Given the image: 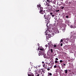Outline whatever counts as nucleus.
Here are the masks:
<instances>
[{"mask_svg": "<svg viewBox=\"0 0 76 76\" xmlns=\"http://www.w3.org/2000/svg\"><path fill=\"white\" fill-rule=\"evenodd\" d=\"M50 51L52 53H53V49H51L50 50Z\"/></svg>", "mask_w": 76, "mask_h": 76, "instance_id": "dca6fc26", "label": "nucleus"}, {"mask_svg": "<svg viewBox=\"0 0 76 76\" xmlns=\"http://www.w3.org/2000/svg\"><path fill=\"white\" fill-rule=\"evenodd\" d=\"M51 34H48V37H46L47 38H51Z\"/></svg>", "mask_w": 76, "mask_h": 76, "instance_id": "1a4fd4ad", "label": "nucleus"}, {"mask_svg": "<svg viewBox=\"0 0 76 76\" xmlns=\"http://www.w3.org/2000/svg\"><path fill=\"white\" fill-rule=\"evenodd\" d=\"M37 76H39V74H38Z\"/></svg>", "mask_w": 76, "mask_h": 76, "instance_id": "79ce46f5", "label": "nucleus"}, {"mask_svg": "<svg viewBox=\"0 0 76 76\" xmlns=\"http://www.w3.org/2000/svg\"><path fill=\"white\" fill-rule=\"evenodd\" d=\"M52 0H49V1H50V2H51V1H52Z\"/></svg>", "mask_w": 76, "mask_h": 76, "instance_id": "a19ab883", "label": "nucleus"}, {"mask_svg": "<svg viewBox=\"0 0 76 76\" xmlns=\"http://www.w3.org/2000/svg\"><path fill=\"white\" fill-rule=\"evenodd\" d=\"M45 47H46V48H47V47H48V45H45Z\"/></svg>", "mask_w": 76, "mask_h": 76, "instance_id": "aec40b11", "label": "nucleus"}, {"mask_svg": "<svg viewBox=\"0 0 76 76\" xmlns=\"http://www.w3.org/2000/svg\"><path fill=\"white\" fill-rule=\"evenodd\" d=\"M47 1L48 2H50L49 0H47Z\"/></svg>", "mask_w": 76, "mask_h": 76, "instance_id": "473e14b6", "label": "nucleus"}, {"mask_svg": "<svg viewBox=\"0 0 76 76\" xmlns=\"http://www.w3.org/2000/svg\"><path fill=\"white\" fill-rule=\"evenodd\" d=\"M65 72L66 74V73H67V70H65Z\"/></svg>", "mask_w": 76, "mask_h": 76, "instance_id": "a211bd4d", "label": "nucleus"}, {"mask_svg": "<svg viewBox=\"0 0 76 76\" xmlns=\"http://www.w3.org/2000/svg\"><path fill=\"white\" fill-rule=\"evenodd\" d=\"M55 63H58V61H55Z\"/></svg>", "mask_w": 76, "mask_h": 76, "instance_id": "6ab92c4d", "label": "nucleus"}, {"mask_svg": "<svg viewBox=\"0 0 76 76\" xmlns=\"http://www.w3.org/2000/svg\"><path fill=\"white\" fill-rule=\"evenodd\" d=\"M59 11H60V10H56V12H59Z\"/></svg>", "mask_w": 76, "mask_h": 76, "instance_id": "393cba45", "label": "nucleus"}, {"mask_svg": "<svg viewBox=\"0 0 76 76\" xmlns=\"http://www.w3.org/2000/svg\"><path fill=\"white\" fill-rule=\"evenodd\" d=\"M44 15V18H45V19H46L47 20H48L49 21L50 19H51V16L50 15H47V16H46L45 15V16L44 17V15Z\"/></svg>", "mask_w": 76, "mask_h": 76, "instance_id": "f03ea898", "label": "nucleus"}, {"mask_svg": "<svg viewBox=\"0 0 76 76\" xmlns=\"http://www.w3.org/2000/svg\"><path fill=\"white\" fill-rule=\"evenodd\" d=\"M47 20H46V21Z\"/></svg>", "mask_w": 76, "mask_h": 76, "instance_id": "09e8293b", "label": "nucleus"}, {"mask_svg": "<svg viewBox=\"0 0 76 76\" xmlns=\"http://www.w3.org/2000/svg\"><path fill=\"white\" fill-rule=\"evenodd\" d=\"M60 8H61V9H64V7L62 6L60 7Z\"/></svg>", "mask_w": 76, "mask_h": 76, "instance_id": "4468645a", "label": "nucleus"}, {"mask_svg": "<svg viewBox=\"0 0 76 76\" xmlns=\"http://www.w3.org/2000/svg\"><path fill=\"white\" fill-rule=\"evenodd\" d=\"M42 64H44V61L42 62Z\"/></svg>", "mask_w": 76, "mask_h": 76, "instance_id": "37998d69", "label": "nucleus"}, {"mask_svg": "<svg viewBox=\"0 0 76 76\" xmlns=\"http://www.w3.org/2000/svg\"><path fill=\"white\" fill-rule=\"evenodd\" d=\"M47 9H48L50 12H53V11H54V10H55L54 8H53V7H47Z\"/></svg>", "mask_w": 76, "mask_h": 76, "instance_id": "7ed1b4c3", "label": "nucleus"}, {"mask_svg": "<svg viewBox=\"0 0 76 76\" xmlns=\"http://www.w3.org/2000/svg\"><path fill=\"white\" fill-rule=\"evenodd\" d=\"M55 19L57 20V18L56 17H55Z\"/></svg>", "mask_w": 76, "mask_h": 76, "instance_id": "e433bc0d", "label": "nucleus"}, {"mask_svg": "<svg viewBox=\"0 0 76 76\" xmlns=\"http://www.w3.org/2000/svg\"><path fill=\"white\" fill-rule=\"evenodd\" d=\"M31 69L30 68H29L28 69V71H31Z\"/></svg>", "mask_w": 76, "mask_h": 76, "instance_id": "c85d7f7f", "label": "nucleus"}, {"mask_svg": "<svg viewBox=\"0 0 76 76\" xmlns=\"http://www.w3.org/2000/svg\"><path fill=\"white\" fill-rule=\"evenodd\" d=\"M63 40L62 39H61V41L60 42H63Z\"/></svg>", "mask_w": 76, "mask_h": 76, "instance_id": "4be33fe9", "label": "nucleus"}, {"mask_svg": "<svg viewBox=\"0 0 76 76\" xmlns=\"http://www.w3.org/2000/svg\"><path fill=\"white\" fill-rule=\"evenodd\" d=\"M47 70L48 71H49L50 70V68H48Z\"/></svg>", "mask_w": 76, "mask_h": 76, "instance_id": "2f4dec72", "label": "nucleus"}, {"mask_svg": "<svg viewBox=\"0 0 76 76\" xmlns=\"http://www.w3.org/2000/svg\"><path fill=\"white\" fill-rule=\"evenodd\" d=\"M48 75H49V76H52V73H48Z\"/></svg>", "mask_w": 76, "mask_h": 76, "instance_id": "ddd939ff", "label": "nucleus"}, {"mask_svg": "<svg viewBox=\"0 0 76 76\" xmlns=\"http://www.w3.org/2000/svg\"><path fill=\"white\" fill-rule=\"evenodd\" d=\"M45 33H46V32H45Z\"/></svg>", "mask_w": 76, "mask_h": 76, "instance_id": "49530a36", "label": "nucleus"}, {"mask_svg": "<svg viewBox=\"0 0 76 76\" xmlns=\"http://www.w3.org/2000/svg\"><path fill=\"white\" fill-rule=\"evenodd\" d=\"M66 18H69V16H66Z\"/></svg>", "mask_w": 76, "mask_h": 76, "instance_id": "58836bf2", "label": "nucleus"}, {"mask_svg": "<svg viewBox=\"0 0 76 76\" xmlns=\"http://www.w3.org/2000/svg\"><path fill=\"white\" fill-rule=\"evenodd\" d=\"M41 70L42 71V72H40L41 75H42V73L43 74H44V73H45V69H44L42 68V69H40V71Z\"/></svg>", "mask_w": 76, "mask_h": 76, "instance_id": "0eeeda50", "label": "nucleus"}, {"mask_svg": "<svg viewBox=\"0 0 76 76\" xmlns=\"http://www.w3.org/2000/svg\"><path fill=\"white\" fill-rule=\"evenodd\" d=\"M48 23H47V24L46 25L47 27H48Z\"/></svg>", "mask_w": 76, "mask_h": 76, "instance_id": "72a5a7b5", "label": "nucleus"}, {"mask_svg": "<svg viewBox=\"0 0 76 76\" xmlns=\"http://www.w3.org/2000/svg\"><path fill=\"white\" fill-rule=\"evenodd\" d=\"M43 57H44V58H46V56H45V55H44Z\"/></svg>", "mask_w": 76, "mask_h": 76, "instance_id": "412c9836", "label": "nucleus"}, {"mask_svg": "<svg viewBox=\"0 0 76 76\" xmlns=\"http://www.w3.org/2000/svg\"><path fill=\"white\" fill-rule=\"evenodd\" d=\"M70 39H66V41H69Z\"/></svg>", "mask_w": 76, "mask_h": 76, "instance_id": "f3484780", "label": "nucleus"}, {"mask_svg": "<svg viewBox=\"0 0 76 76\" xmlns=\"http://www.w3.org/2000/svg\"><path fill=\"white\" fill-rule=\"evenodd\" d=\"M53 29L55 34H58V33H59V31H58V29H57V26H55Z\"/></svg>", "mask_w": 76, "mask_h": 76, "instance_id": "20e7f679", "label": "nucleus"}, {"mask_svg": "<svg viewBox=\"0 0 76 76\" xmlns=\"http://www.w3.org/2000/svg\"><path fill=\"white\" fill-rule=\"evenodd\" d=\"M54 63H52L51 64L49 63L48 64V66H50V67H53V66L54 65Z\"/></svg>", "mask_w": 76, "mask_h": 76, "instance_id": "423d86ee", "label": "nucleus"}, {"mask_svg": "<svg viewBox=\"0 0 76 76\" xmlns=\"http://www.w3.org/2000/svg\"><path fill=\"white\" fill-rule=\"evenodd\" d=\"M43 9V7H40V11L39 12V13H40L42 15H44V17H45V16L46 15V13L45 12V10L44 11L42 10Z\"/></svg>", "mask_w": 76, "mask_h": 76, "instance_id": "f257e3e1", "label": "nucleus"}, {"mask_svg": "<svg viewBox=\"0 0 76 76\" xmlns=\"http://www.w3.org/2000/svg\"><path fill=\"white\" fill-rule=\"evenodd\" d=\"M57 67V66L56 65H55L54 66V68H56V67Z\"/></svg>", "mask_w": 76, "mask_h": 76, "instance_id": "cd10ccee", "label": "nucleus"}, {"mask_svg": "<svg viewBox=\"0 0 76 76\" xmlns=\"http://www.w3.org/2000/svg\"><path fill=\"white\" fill-rule=\"evenodd\" d=\"M61 47H62V46H63V44L61 43Z\"/></svg>", "mask_w": 76, "mask_h": 76, "instance_id": "c9c22d12", "label": "nucleus"}, {"mask_svg": "<svg viewBox=\"0 0 76 76\" xmlns=\"http://www.w3.org/2000/svg\"><path fill=\"white\" fill-rule=\"evenodd\" d=\"M50 15H52L53 14V13H52V12H50Z\"/></svg>", "mask_w": 76, "mask_h": 76, "instance_id": "f704fd0d", "label": "nucleus"}, {"mask_svg": "<svg viewBox=\"0 0 76 76\" xmlns=\"http://www.w3.org/2000/svg\"><path fill=\"white\" fill-rule=\"evenodd\" d=\"M60 63H62V62H63V61L61 60L60 61Z\"/></svg>", "mask_w": 76, "mask_h": 76, "instance_id": "a878e982", "label": "nucleus"}, {"mask_svg": "<svg viewBox=\"0 0 76 76\" xmlns=\"http://www.w3.org/2000/svg\"><path fill=\"white\" fill-rule=\"evenodd\" d=\"M54 47H57V45H54Z\"/></svg>", "mask_w": 76, "mask_h": 76, "instance_id": "b1692460", "label": "nucleus"}, {"mask_svg": "<svg viewBox=\"0 0 76 76\" xmlns=\"http://www.w3.org/2000/svg\"><path fill=\"white\" fill-rule=\"evenodd\" d=\"M64 64L63 66H66V65L65 64Z\"/></svg>", "mask_w": 76, "mask_h": 76, "instance_id": "ea45409f", "label": "nucleus"}, {"mask_svg": "<svg viewBox=\"0 0 76 76\" xmlns=\"http://www.w3.org/2000/svg\"><path fill=\"white\" fill-rule=\"evenodd\" d=\"M71 3H72V2H69L68 3V4H71Z\"/></svg>", "mask_w": 76, "mask_h": 76, "instance_id": "c756f323", "label": "nucleus"}, {"mask_svg": "<svg viewBox=\"0 0 76 76\" xmlns=\"http://www.w3.org/2000/svg\"><path fill=\"white\" fill-rule=\"evenodd\" d=\"M52 18H53V17H54V15H52Z\"/></svg>", "mask_w": 76, "mask_h": 76, "instance_id": "bb28decb", "label": "nucleus"}, {"mask_svg": "<svg viewBox=\"0 0 76 76\" xmlns=\"http://www.w3.org/2000/svg\"><path fill=\"white\" fill-rule=\"evenodd\" d=\"M37 7H39V8H40V7H41V4H39L38 5H37Z\"/></svg>", "mask_w": 76, "mask_h": 76, "instance_id": "f8f14e48", "label": "nucleus"}, {"mask_svg": "<svg viewBox=\"0 0 76 76\" xmlns=\"http://www.w3.org/2000/svg\"><path fill=\"white\" fill-rule=\"evenodd\" d=\"M62 16H64H64H66V14L64 13H63V14H62Z\"/></svg>", "mask_w": 76, "mask_h": 76, "instance_id": "9b49d317", "label": "nucleus"}, {"mask_svg": "<svg viewBox=\"0 0 76 76\" xmlns=\"http://www.w3.org/2000/svg\"><path fill=\"white\" fill-rule=\"evenodd\" d=\"M40 51H42V52H43V49L40 48Z\"/></svg>", "mask_w": 76, "mask_h": 76, "instance_id": "2eb2a0df", "label": "nucleus"}, {"mask_svg": "<svg viewBox=\"0 0 76 76\" xmlns=\"http://www.w3.org/2000/svg\"><path fill=\"white\" fill-rule=\"evenodd\" d=\"M48 68H50V67H48Z\"/></svg>", "mask_w": 76, "mask_h": 76, "instance_id": "a18cd8bd", "label": "nucleus"}, {"mask_svg": "<svg viewBox=\"0 0 76 76\" xmlns=\"http://www.w3.org/2000/svg\"><path fill=\"white\" fill-rule=\"evenodd\" d=\"M31 71H28V76H34V75L33 74H29V73H31Z\"/></svg>", "mask_w": 76, "mask_h": 76, "instance_id": "39448f33", "label": "nucleus"}, {"mask_svg": "<svg viewBox=\"0 0 76 76\" xmlns=\"http://www.w3.org/2000/svg\"><path fill=\"white\" fill-rule=\"evenodd\" d=\"M45 64H48V63H47V62H46L45 63Z\"/></svg>", "mask_w": 76, "mask_h": 76, "instance_id": "7c9ffc66", "label": "nucleus"}, {"mask_svg": "<svg viewBox=\"0 0 76 76\" xmlns=\"http://www.w3.org/2000/svg\"><path fill=\"white\" fill-rule=\"evenodd\" d=\"M35 72L36 73V74H38V72H37V70H35Z\"/></svg>", "mask_w": 76, "mask_h": 76, "instance_id": "5701e85b", "label": "nucleus"}, {"mask_svg": "<svg viewBox=\"0 0 76 76\" xmlns=\"http://www.w3.org/2000/svg\"><path fill=\"white\" fill-rule=\"evenodd\" d=\"M46 35H47V34L46 33Z\"/></svg>", "mask_w": 76, "mask_h": 76, "instance_id": "c03bdc74", "label": "nucleus"}, {"mask_svg": "<svg viewBox=\"0 0 76 76\" xmlns=\"http://www.w3.org/2000/svg\"><path fill=\"white\" fill-rule=\"evenodd\" d=\"M56 60H58V59L57 58H56Z\"/></svg>", "mask_w": 76, "mask_h": 76, "instance_id": "4c0bfd02", "label": "nucleus"}, {"mask_svg": "<svg viewBox=\"0 0 76 76\" xmlns=\"http://www.w3.org/2000/svg\"><path fill=\"white\" fill-rule=\"evenodd\" d=\"M47 65L46 64H44L43 65V67H47Z\"/></svg>", "mask_w": 76, "mask_h": 76, "instance_id": "9d476101", "label": "nucleus"}, {"mask_svg": "<svg viewBox=\"0 0 76 76\" xmlns=\"http://www.w3.org/2000/svg\"><path fill=\"white\" fill-rule=\"evenodd\" d=\"M61 66H62V64H61Z\"/></svg>", "mask_w": 76, "mask_h": 76, "instance_id": "de8ad7c7", "label": "nucleus"}, {"mask_svg": "<svg viewBox=\"0 0 76 76\" xmlns=\"http://www.w3.org/2000/svg\"><path fill=\"white\" fill-rule=\"evenodd\" d=\"M42 55H44V52L42 51H40V52H39V56H42Z\"/></svg>", "mask_w": 76, "mask_h": 76, "instance_id": "6e6552de", "label": "nucleus"}]
</instances>
